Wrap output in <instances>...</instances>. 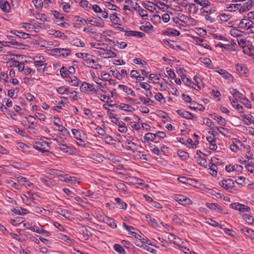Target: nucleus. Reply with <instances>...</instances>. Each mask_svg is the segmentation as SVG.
Instances as JSON below:
<instances>
[{
  "label": "nucleus",
  "mask_w": 254,
  "mask_h": 254,
  "mask_svg": "<svg viewBox=\"0 0 254 254\" xmlns=\"http://www.w3.org/2000/svg\"><path fill=\"white\" fill-rule=\"evenodd\" d=\"M201 14L205 17L206 21L212 23L215 20V16L217 14V9L213 4L210 2L204 7H201L200 10Z\"/></svg>",
  "instance_id": "obj_1"
},
{
  "label": "nucleus",
  "mask_w": 254,
  "mask_h": 254,
  "mask_svg": "<svg viewBox=\"0 0 254 254\" xmlns=\"http://www.w3.org/2000/svg\"><path fill=\"white\" fill-rule=\"evenodd\" d=\"M84 60L89 67L96 69H101L102 67L101 65L98 63V58L92 55L87 54Z\"/></svg>",
  "instance_id": "obj_2"
},
{
  "label": "nucleus",
  "mask_w": 254,
  "mask_h": 254,
  "mask_svg": "<svg viewBox=\"0 0 254 254\" xmlns=\"http://www.w3.org/2000/svg\"><path fill=\"white\" fill-rule=\"evenodd\" d=\"M50 143L44 140L41 139V141H37L34 144V148L41 152L44 153L48 151Z\"/></svg>",
  "instance_id": "obj_3"
},
{
  "label": "nucleus",
  "mask_w": 254,
  "mask_h": 254,
  "mask_svg": "<svg viewBox=\"0 0 254 254\" xmlns=\"http://www.w3.org/2000/svg\"><path fill=\"white\" fill-rule=\"evenodd\" d=\"M80 90L82 92L88 93L90 94L97 93V90L93 87V85L90 84L86 82L82 83L80 87Z\"/></svg>",
  "instance_id": "obj_4"
},
{
  "label": "nucleus",
  "mask_w": 254,
  "mask_h": 254,
  "mask_svg": "<svg viewBox=\"0 0 254 254\" xmlns=\"http://www.w3.org/2000/svg\"><path fill=\"white\" fill-rule=\"evenodd\" d=\"M219 184L224 189L228 190L234 187V182L233 180L231 179L223 180L219 183Z\"/></svg>",
  "instance_id": "obj_5"
},
{
  "label": "nucleus",
  "mask_w": 254,
  "mask_h": 254,
  "mask_svg": "<svg viewBox=\"0 0 254 254\" xmlns=\"http://www.w3.org/2000/svg\"><path fill=\"white\" fill-rule=\"evenodd\" d=\"M57 148L60 149L62 152L68 153L70 155L73 154L74 153V151L72 149L71 147L67 146L64 143L58 145Z\"/></svg>",
  "instance_id": "obj_6"
},
{
  "label": "nucleus",
  "mask_w": 254,
  "mask_h": 254,
  "mask_svg": "<svg viewBox=\"0 0 254 254\" xmlns=\"http://www.w3.org/2000/svg\"><path fill=\"white\" fill-rule=\"evenodd\" d=\"M125 35L126 36H134L138 37H143L145 36V34L141 32L135 31H126Z\"/></svg>",
  "instance_id": "obj_7"
},
{
  "label": "nucleus",
  "mask_w": 254,
  "mask_h": 254,
  "mask_svg": "<svg viewBox=\"0 0 254 254\" xmlns=\"http://www.w3.org/2000/svg\"><path fill=\"white\" fill-rule=\"evenodd\" d=\"M176 112L179 115L187 119H191L193 117L192 114L188 111H185L183 110H178Z\"/></svg>",
  "instance_id": "obj_8"
},
{
  "label": "nucleus",
  "mask_w": 254,
  "mask_h": 254,
  "mask_svg": "<svg viewBox=\"0 0 254 254\" xmlns=\"http://www.w3.org/2000/svg\"><path fill=\"white\" fill-rule=\"evenodd\" d=\"M29 229L33 232H35L41 234H44L46 237H49L51 235L50 232L42 229L40 230L39 228L37 226H32Z\"/></svg>",
  "instance_id": "obj_9"
},
{
  "label": "nucleus",
  "mask_w": 254,
  "mask_h": 254,
  "mask_svg": "<svg viewBox=\"0 0 254 254\" xmlns=\"http://www.w3.org/2000/svg\"><path fill=\"white\" fill-rule=\"evenodd\" d=\"M252 7L251 2L247 1L243 5L241 4V6H239V11L240 13L245 12L251 9Z\"/></svg>",
  "instance_id": "obj_10"
},
{
  "label": "nucleus",
  "mask_w": 254,
  "mask_h": 254,
  "mask_svg": "<svg viewBox=\"0 0 254 254\" xmlns=\"http://www.w3.org/2000/svg\"><path fill=\"white\" fill-rule=\"evenodd\" d=\"M119 88L123 90L128 95H130L133 97L136 96V94L135 92L130 88L128 87L127 86L124 85H119Z\"/></svg>",
  "instance_id": "obj_11"
},
{
  "label": "nucleus",
  "mask_w": 254,
  "mask_h": 254,
  "mask_svg": "<svg viewBox=\"0 0 254 254\" xmlns=\"http://www.w3.org/2000/svg\"><path fill=\"white\" fill-rule=\"evenodd\" d=\"M230 93L233 96V97L235 98L234 100H235L236 101L237 100V98L242 100L245 97L242 93L239 92L237 90L235 89H232V90L230 92Z\"/></svg>",
  "instance_id": "obj_12"
},
{
  "label": "nucleus",
  "mask_w": 254,
  "mask_h": 254,
  "mask_svg": "<svg viewBox=\"0 0 254 254\" xmlns=\"http://www.w3.org/2000/svg\"><path fill=\"white\" fill-rule=\"evenodd\" d=\"M56 212L66 218H69L70 217V213L69 212L65 209H63L61 207H58L56 210Z\"/></svg>",
  "instance_id": "obj_13"
},
{
  "label": "nucleus",
  "mask_w": 254,
  "mask_h": 254,
  "mask_svg": "<svg viewBox=\"0 0 254 254\" xmlns=\"http://www.w3.org/2000/svg\"><path fill=\"white\" fill-rule=\"evenodd\" d=\"M229 99L232 106L234 108H235L236 110L239 111V112L242 113H243L244 112L243 110V108L242 106L240 105L239 104H236L237 102L235 100H234V99L232 98L231 97H229Z\"/></svg>",
  "instance_id": "obj_14"
},
{
  "label": "nucleus",
  "mask_w": 254,
  "mask_h": 254,
  "mask_svg": "<svg viewBox=\"0 0 254 254\" xmlns=\"http://www.w3.org/2000/svg\"><path fill=\"white\" fill-rule=\"evenodd\" d=\"M68 82L72 86H78L79 83V80L73 75H70L68 77Z\"/></svg>",
  "instance_id": "obj_15"
},
{
  "label": "nucleus",
  "mask_w": 254,
  "mask_h": 254,
  "mask_svg": "<svg viewBox=\"0 0 254 254\" xmlns=\"http://www.w3.org/2000/svg\"><path fill=\"white\" fill-rule=\"evenodd\" d=\"M12 211L15 214L18 215H25L28 213V211L21 207H16L12 209Z\"/></svg>",
  "instance_id": "obj_16"
},
{
  "label": "nucleus",
  "mask_w": 254,
  "mask_h": 254,
  "mask_svg": "<svg viewBox=\"0 0 254 254\" xmlns=\"http://www.w3.org/2000/svg\"><path fill=\"white\" fill-rule=\"evenodd\" d=\"M191 106H190V108L193 110H198L200 111H203L205 110L204 107L201 105L198 104L195 101H193L191 103Z\"/></svg>",
  "instance_id": "obj_17"
},
{
  "label": "nucleus",
  "mask_w": 254,
  "mask_h": 254,
  "mask_svg": "<svg viewBox=\"0 0 254 254\" xmlns=\"http://www.w3.org/2000/svg\"><path fill=\"white\" fill-rule=\"evenodd\" d=\"M242 117L243 118V123L246 125H250L252 123L253 116L250 115H242Z\"/></svg>",
  "instance_id": "obj_18"
},
{
  "label": "nucleus",
  "mask_w": 254,
  "mask_h": 254,
  "mask_svg": "<svg viewBox=\"0 0 254 254\" xmlns=\"http://www.w3.org/2000/svg\"><path fill=\"white\" fill-rule=\"evenodd\" d=\"M206 206L211 210H218L220 211H222V209L221 208L220 206L216 203H206Z\"/></svg>",
  "instance_id": "obj_19"
},
{
  "label": "nucleus",
  "mask_w": 254,
  "mask_h": 254,
  "mask_svg": "<svg viewBox=\"0 0 254 254\" xmlns=\"http://www.w3.org/2000/svg\"><path fill=\"white\" fill-rule=\"evenodd\" d=\"M153 26L151 25V24L150 22H147L146 23L145 25L140 26V29L144 31L145 32H148L151 30Z\"/></svg>",
  "instance_id": "obj_20"
},
{
  "label": "nucleus",
  "mask_w": 254,
  "mask_h": 254,
  "mask_svg": "<svg viewBox=\"0 0 254 254\" xmlns=\"http://www.w3.org/2000/svg\"><path fill=\"white\" fill-rule=\"evenodd\" d=\"M217 168V166L213 163H211V165L209 166V170H210L209 173L213 177H216L217 176V172L216 171Z\"/></svg>",
  "instance_id": "obj_21"
},
{
  "label": "nucleus",
  "mask_w": 254,
  "mask_h": 254,
  "mask_svg": "<svg viewBox=\"0 0 254 254\" xmlns=\"http://www.w3.org/2000/svg\"><path fill=\"white\" fill-rule=\"evenodd\" d=\"M19 63L18 61H16L14 58L10 59L6 62V66L8 67H16Z\"/></svg>",
  "instance_id": "obj_22"
},
{
  "label": "nucleus",
  "mask_w": 254,
  "mask_h": 254,
  "mask_svg": "<svg viewBox=\"0 0 254 254\" xmlns=\"http://www.w3.org/2000/svg\"><path fill=\"white\" fill-rule=\"evenodd\" d=\"M189 8L188 10L190 13H192L193 14H195L197 10L198 7L196 6V5L194 3H190L188 4Z\"/></svg>",
  "instance_id": "obj_23"
},
{
  "label": "nucleus",
  "mask_w": 254,
  "mask_h": 254,
  "mask_svg": "<svg viewBox=\"0 0 254 254\" xmlns=\"http://www.w3.org/2000/svg\"><path fill=\"white\" fill-rule=\"evenodd\" d=\"M52 14L55 18L59 19L60 21H63L64 19V15L57 11H53Z\"/></svg>",
  "instance_id": "obj_24"
},
{
  "label": "nucleus",
  "mask_w": 254,
  "mask_h": 254,
  "mask_svg": "<svg viewBox=\"0 0 254 254\" xmlns=\"http://www.w3.org/2000/svg\"><path fill=\"white\" fill-rule=\"evenodd\" d=\"M213 116V119L217 121L218 124L220 125L224 126L225 124V120L221 116H217L215 114L212 115Z\"/></svg>",
  "instance_id": "obj_25"
},
{
  "label": "nucleus",
  "mask_w": 254,
  "mask_h": 254,
  "mask_svg": "<svg viewBox=\"0 0 254 254\" xmlns=\"http://www.w3.org/2000/svg\"><path fill=\"white\" fill-rule=\"evenodd\" d=\"M72 44L77 47H83L85 46L84 43L80 39L75 38L72 41Z\"/></svg>",
  "instance_id": "obj_26"
},
{
  "label": "nucleus",
  "mask_w": 254,
  "mask_h": 254,
  "mask_svg": "<svg viewBox=\"0 0 254 254\" xmlns=\"http://www.w3.org/2000/svg\"><path fill=\"white\" fill-rule=\"evenodd\" d=\"M178 154L182 159L186 160L189 157V153L183 150H179Z\"/></svg>",
  "instance_id": "obj_27"
},
{
  "label": "nucleus",
  "mask_w": 254,
  "mask_h": 254,
  "mask_svg": "<svg viewBox=\"0 0 254 254\" xmlns=\"http://www.w3.org/2000/svg\"><path fill=\"white\" fill-rule=\"evenodd\" d=\"M241 231H242V232L245 234V235L246 236H248V237H249L250 238L253 235V234H254V231L251 230V229H249L248 228H242L241 229Z\"/></svg>",
  "instance_id": "obj_28"
},
{
  "label": "nucleus",
  "mask_w": 254,
  "mask_h": 254,
  "mask_svg": "<svg viewBox=\"0 0 254 254\" xmlns=\"http://www.w3.org/2000/svg\"><path fill=\"white\" fill-rule=\"evenodd\" d=\"M1 9L4 12H8L10 10V5L7 1H4L3 3L0 5Z\"/></svg>",
  "instance_id": "obj_29"
},
{
  "label": "nucleus",
  "mask_w": 254,
  "mask_h": 254,
  "mask_svg": "<svg viewBox=\"0 0 254 254\" xmlns=\"http://www.w3.org/2000/svg\"><path fill=\"white\" fill-rule=\"evenodd\" d=\"M243 219L244 220L249 224L252 225L254 222V219L252 216L251 215L245 214L243 215Z\"/></svg>",
  "instance_id": "obj_30"
},
{
  "label": "nucleus",
  "mask_w": 254,
  "mask_h": 254,
  "mask_svg": "<svg viewBox=\"0 0 254 254\" xmlns=\"http://www.w3.org/2000/svg\"><path fill=\"white\" fill-rule=\"evenodd\" d=\"M115 200L116 201L119 203V208L120 209H126L127 207V204L124 202H122V200L119 197H116L115 198Z\"/></svg>",
  "instance_id": "obj_31"
},
{
  "label": "nucleus",
  "mask_w": 254,
  "mask_h": 254,
  "mask_svg": "<svg viewBox=\"0 0 254 254\" xmlns=\"http://www.w3.org/2000/svg\"><path fill=\"white\" fill-rule=\"evenodd\" d=\"M114 248L116 251L119 252L120 254H125L126 253L125 249L120 245H114Z\"/></svg>",
  "instance_id": "obj_32"
},
{
  "label": "nucleus",
  "mask_w": 254,
  "mask_h": 254,
  "mask_svg": "<svg viewBox=\"0 0 254 254\" xmlns=\"http://www.w3.org/2000/svg\"><path fill=\"white\" fill-rule=\"evenodd\" d=\"M238 206V210L240 212H248L250 210V208L248 206L245 205L244 204L239 203Z\"/></svg>",
  "instance_id": "obj_33"
},
{
  "label": "nucleus",
  "mask_w": 254,
  "mask_h": 254,
  "mask_svg": "<svg viewBox=\"0 0 254 254\" xmlns=\"http://www.w3.org/2000/svg\"><path fill=\"white\" fill-rule=\"evenodd\" d=\"M60 73L63 77L67 78L70 76V75L68 74L67 69L64 66H62V67L60 69Z\"/></svg>",
  "instance_id": "obj_34"
},
{
  "label": "nucleus",
  "mask_w": 254,
  "mask_h": 254,
  "mask_svg": "<svg viewBox=\"0 0 254 254\" xmlns=\"http://www.w3.org/2000/svg\"><path fill=\"white\" fill-rule=\"evenodd\" d=\"M182 80L187 85L191 86V84L194 85V83L190 80L186 75H184L182 77Z\"/></svg>",
  "instance_id": "obj_35"
},
{
  "label": "nucleus",
  "mask_w": 254,
  "mask_h": 254,
  "mask_svg": "<svg viewBox=\"0 0 254 254\" xmlns=\"http://www.w3.org/2000/svg\"><path fill=\"white\" fill-rule=\"evenodd\" d=\"M71 51L69 49L62 48L61 56L63 57V58H66V57L69 56L71 54Z\"/></svg>",
  "instance_id": "obj_36"
},
{
  "label": "nucleus",
  "mask_w": 254,
  "mask_h": 254,
  "mask_svg": "<svg viewBox=\"0 0 254 254\" xmlns=\"http://www.w3.org/2000/svg\"><path fill=\"white\" fill-rule=\"evenodd\" d=\"M156 138V135L152 133H147L144 136V139L147 141H153Z\"/></svg>",
  "instance_id": "obj_37"
},
{
  "label": "nucleus",
  "mask_w": 254,
  "mask_h": 254,
  "mask_svg": "<svg viewBox=\"0 0 254 254\" xmlns=\"http://www.w3.org/2000/svg\"><path fill=\"white\" fill-rule=\"evenodd\" d=\"M149 149L155 154L160 156L161 155L159 148L155 145H149Z\"/></svg>",
  "instance_id": "obj_38"
},
{
  "label": "nucleus",
  "mask_w": 254,
  "mask_h": 254,
  "mask_svg": "<svg viewBox=\"0 0 254 254\" xmlns=\"http://www.w3.org/2000/svg\"><path fill=\"white\" fill-rule=\"evenodd\" d=\"M105 221H106V223L111 227L113 228L117 227V225L113 219L109 218V217H107Z\"/></svg>",
  "instance_id": "obj_39"
},
{
  "label": "nucleus",
  "mask_w": 254,
  "mask_h": 254,
  "mask_svg": "<svg viewBox=\"0 0 254 254\" xmlns=\"http://www.w3.org/2000/svg\"><path fill=\"white\" fill-rule=\"evenodd\" d=\"M119 126V131L121 132H126L127 131V128L126 127H125V124L123 122H121L120 123H119V124L118 125Z\"/></svg>",
  "instance_id": "obj_40"
},
{
  "label": "nucleus",
  "mask_w": 254,
  "mask_h": 254,
  "mask_svg": "<svg viewBox=\"0 0 254 254\" xmlns=\"http://www.w3.org/2000/svg\"><path fill=\"white\" fill-rule=\"evenodd\" d=\"M10 44L11 45H17V46H22V44L20 43H18L17 42H6V41H0V44L3 46H9V45L7 44Z\"/></svg>",
  "instance_id": "obj_41"
},
{
  "label": "nucleus",
  "mask_w": 254,
  "mask_h": 254,
  "mask_svg": "<svg viewBox=\"0 0 254 254\" xmlns=\"http://www.w3.org/2000/svg\"><path fill=\"white\" fill-rule=\"evenodd\" d=\"M218 72L222 75V76L225 78L229 79L230 77H231L232 75L228 73L227 71H225V70H223L222 69H220Z\"/></svg>",
  "instance_id": "obj_42"
},
{
  "label": "nucleus",
  "mask_w": 254,
  "mask_h": 254,
  "mask_svg": "<svg viewBox=\"0 0 254 254\" xmlns=\"http://www.w3.org/2000/svg\"><path fill=\"white\" fill-rule=\"evenodd\" d=\"M193 0L195 3L202 6V7H204V6L207 5V4H208V2H209L208 0Z\"/></svg>",
  "instance_id": "obj_43"
},
{
  "label": "nucleus",
  "mask_w": 254,
  "mask_h": 254,
  "mask_svg": "<svg viewBox=\"0 0 254 254\" xmlns=\"http://www.w3.org/2000/svg\"><path fill=\"white\" fill-rule=\"evenodd\" d=\"M197 163L203 167H206L207 165V162L204 158L199 157L197 159Z\"/></svg>",
  "instance_id": "obj_44"
},
{
  "label": "nucleus",
  "mask_w": 254,
  "mask_h": 254,
  "mask_svg": "<svg viewBox=\"0 0 254 254\" xmlns=\"http://www.w3.org/2000/svg\"><path fill=\"white\" fill-rule=\"evenodd\" d=\"M124 106V111L127 112H133L135 111V109L131 105H127L126 104H123Z\"/></svg>",
  "instance_id": "obj_45"
},
{
  "label": "nucleus",
  "mask_w": 254,
  "mask_h": 254,
  "mask_svg": "<svg viewBox=\"0 0 254 254\" xmlns=\"http://www.w3.org/2000/svg\"><path fill=\"white\" fill-rule=\"evenodd\" d=\"M114 45L120 49H125L127 47V44L126 42L119 41H117Z\"/></svg>",
  "instance_id": "obj_46"
},
{
  "label": "nucleus",
  "mask_w": 254,
  "mask_h": 254,
  "mask_svg": "<svg viewBox=\"0 0 254 254\" xmlns=\"http://www.w3.org/2000/svg\"><path fill=\"white\" fill-rule=\"evenodd\" d=\"M139 86L143 89H145L147 91H150L151 88V86L147 83L146 82H141L139 83Z\"/></svg>",
  "instance_id": "obj_47"
},
{
  "label": "nucleus",
  "mask_w": 254,
  "mask_h": 254,
  "mask_svg": "<svg viewBox=\"0 0 254 254\" xmlns=\"http://www.w3.org/2000/svg\"><path fill=\"white\" fill-rule=\"evenodd\" d=\"M241 31L236 29H232L230 31L231 35L233 37H238L241 36Z\"/></svg>",
  "instance_id": "obj_48"
},
{
  "label": "nucleus",
  "mask_w": 254,
  "mask_h": 254,
  "mask_svg": "<svg viewBox=\"0 0 254 254\" xmlns=\"http://www.w3.org/2000/svg\"><path fill=\"white\" fill-rule=\"evenodd\" d=\"M54 140L56 142L55 146L57 148L58 147V145H60V144H64V139L63 137L58 136H57L56 138H54Z\"/></svg>",
  "instance_id": "obj_49"
},
{
  "label": "nucleus",
  "mask_w": 254,
  "mask_h": 254,
  "mask_svg": "<svg viewBox=\"0 0 254 254\" xmlns=\"http://www.w3.org/2000/svg\"><path fill=\"white\" fill-rule=\"evenodd\" d=\"M239 6H241V4H231L227 7L230 11H235L236 9L239 10Z\"/></svg>",
  "instance_id": "obj_50"
},
{
  "label": "nucleus",
  "mask_w": 254,
  "mask_h": 254,
  "mask_svg": "<svg viewBox=\"0 0 254 254\" xmlns=\"http://www.w3.org/2000/svg\"><path fill=\"white\" fill-rule=\"evenodd\" d=\"M57 92L60 94H64L66 92L69 91V88L65 86H61L57 89Z\"/></svg>",
  "instance_id": "obj_51"
},
{
  "label": "nucleus",
  "mask_w": 254,
  "mask_h": 254,
  "mask_svg": "<svg viewBox=\"0 0 254 254\" xmlns=\"http://www.w3.org/2000/svg\"><path fill=\"white\" fill-rule=\"evenodd\" d=\"M15 34L19 38H22L23 39H27L29 37V34L25 32L17 31V34Z\"/></svg>",
  "instance_id": "obj_52"
},
{
  "label": "nucleus",
  "mask_w": 254,
  "mask_h": 254,
  "mask_svg": "<svg viewBox=\"0 0 254 254\" xmlns=\"http://www.w3.org/2000/svg\"><path fill=\"white\" fill-rule=\"evenodd\" d=\"M200 60L201 62L203 63L206 67H209L210 64L211 63V61L209 58H201Z\"/></svg>",
  "instance_id": "obj_53"
},
{
  "label": "nucleus",
  "mask_w": 254,
  "mask_h": 254,
  "mask_svg": "<svg viewBox=\"0 0 254 254\" xmlns=\"http://www.w3.org/2000/svg\"><path fill=\"white\" fill-rule=\"evenodd\" d=\"M72 133L74 135V137L77 139L81 137V133L79 131V130L76 129H72Z\"/></svg>",
  "instance_id": "obj_54"
},
{
  "label": "nucleus",
  "mask_w": 254,
  "mask_h": 254,
  "mask_svg": "<svg viewBox=\"0 0 254 254\" xmlns=\"http://www.w3.org/2000/svg\"><path fill=\"white\" fill-rule=\"evenodd\" d=\"M242 101H241L242 103L245 105L246 107L247 108H251L252 105L250 102V101L246 98L245 97L244 99H243Z\"/></svg>",
  "instance_id": "obj_55"
},
{
  "label": "nucleus",
  "mask_w": 254,
  "mask_h": 254,
  "mask_svg": "<svg viewBox=\"0 0 254 254\" xmlns=\"http://www.w3.org/2000/svg\"><path fill=\"white\" fill-rule=\"evenodd\" d=\"M231 18V16L225 13H222L220 15V19L222 21H227Z\"/></svg>",
  "instance_id": "obj_56"
},
{
  "label": "nucleus",
  "mask_w": 254,
  "mask_h": 254,
  "mask_svg": "<svg viewBox=\"0 0 254 254\" xmlns=\"http://www.w3.org/2000/svg\"><path fill=\"white\" fill-rule=\"evenodd\" d=\"M149 241H146V242H145L143 241H140L139 240H136L135 242V244L138 247L142 248L145 243H146L147 244H150L149 243Z\"/></svg>",
  "instance_id": "obj_57"
},
{
  "label": "nucleus",
  "mask_w": 254,
  "mask_h": 254,
  "mask_svg": "<svg viewBox=\"0 0 254 254\" xmlns=\"http://www.w3.org/2000/svg\"><path fill=\"white\" fill-rule=\"evenodd\" d=\"M107 113L108 114L111 115V116L110 117V118L111 119V121L113 123L118 125L119 124V123L121 122L119 121V119L117 117H115L113 115H112L111 113H109V111Z\"/></svg>",
  "instance_id": "obj_58"
},
{
  "label": "nucleus",
  "mask_w": 254,
  "mask_h": 254,
  "mask_svg": "<svg viewBox=\"0 0 254 254\" xmlns=\"http://www.w3.org/2000/svg\"><path fill=\"white\" fill-rule=\"evenodd\" d=\"M188 18L189 16L185 15L184 14H182L179 16V17H178V19L181 22H183L186 24Z\"/></svg>",
  "instance_id": "obj_59"
},
{
  "label": "nucleus",
  "mask_w": 254,
  "mask_h": 254,
  "mask_svg": "<svg viewBox=\"0 0 254 254\" xmlns=\"http://www.w3.org/2000/svg\"><path fill=\"white\" fill-rule=\"evenodd\" d=\"M186 24L194 26L196 24V21L193 18L189 17Z\"/></svg>",
  "instance_id": "obj_60"
},
{
  "label": "nucleus",
  "mask_w": 254,
  "mask_h": 254,
  "mask_svg": "<svg viewBox=\"0 0 254 254\" xmlns=\"http://www.w3.org/2000/svg\"><path fill=\"white\" fill-rule=\"evenodd\" d=\"M61 239L63 241L66 242L68 244H71L72 243V240L69 237H68L65 235H63L62 236Z\"/></svg>",
  "instance_id": "obj_61"
},
{
  "label": "nucleus",
  "mask_w": 254,
  "mask_h": 254,
  "mask_svg": "<svg viewBox=\"0 0 254 254\" xmlns=\"http://www.w3.org/2000/svg\"><path fill=\"white\" fill-rule=\"evenodd\" d=\"M36 117L40 121H45L46 119V116L45 115L40 113H36L35 114Z\"/></svg>",
  "instance_id": "obj_62"
},
{
  "label": "nucleus",
  "mask_w": 254,
  "mask_h": 254,
  "mask_svg": "<svg viewBox=\"0 0 254 254\" xmlns=\"http://www.w3.org/2000/svg\"><path fill=\"white\" fill-rule=\"evenodd\" d=\"M130 124L131 127L133 128H134L137 130L140 129V126L138 123H137L135 122H130Z\"/></svg>",
  "instance_id": "obj_63"
},
{
  "label": "nucleus",
  "mask_w": 254,
  "mask_h": 254,
  "mask_svg": "<svg viewBox=\"0 0 254 254\" xmlns=\"http://www.w3.org/2000/svg\"><path fill=\"white\" fill-rule=\"evenodd\" d=\"M185 196L178 195L175 196V200L180 204H183Z\"/></svg>",
  "instance_id": "obj_64"
}]
</instances>
